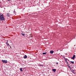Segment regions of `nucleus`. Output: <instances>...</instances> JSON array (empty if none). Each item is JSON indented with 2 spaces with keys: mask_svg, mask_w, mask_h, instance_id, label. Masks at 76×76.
<instances>
[{
  "mask_svg": "<svg viewBox=\"0 0 76 76\" xmlns=\"http://www.w3.org/2000/svg\"><path fill=\"white\" fill-rule=\"evenodd\" d=\"M0 20L1 21L5 20V18H4L3 14L0 15Z\"/></svg>",
  "mask_w": 76,
  "mask_h": 76,
  "instance_id": "f257e3e1",
  "label": "nucleus"
},
{
  "mask_svg": "<svg viewBox=\"0 0 76 76\" xmlns=\"http://www.w3.org/2000/svg\"><path fill=\"white\" fill-rule=\"evenodd\" d=\"M1 61L3 63H7V60H2Z\"/></svg>",
  "mask_w": 76,
  "mask_h": 76,
  "instance_id": "f03ea898",
  "label": "nucleus"
},
{
  "mask_svg": "<svg viewBox=\"0 0 76 76\" xmlns=\"http://www.w3.org/2000/svg\"><path fill=\"white\" fill-rule=\"evenodd\" d=\"M7 17H10V14H9V13H7Z\"/></svg>",
  "mask_w": 76,
  "mask_h": 76,
  "instance_id": "7ed1b4c3",
  "label": "nucleus"
},
{
  "mask_svg": "<svg viewBox=\"0 0 76 76\" xmlns=\"http://www.w3.org/2000/svg\"><path fill=\"white\" fill-rule=\"evenodd\" d=\"M6 44L7 46V47H8V46H9V47H10V45H9V44L8 43V42L7 41V42H6Z\"/></svg>",
  "mask_w": 76,
  "mask_h": 76,
  "instance_id": "20e7f679",
  "label": "nucleus"
},
{
  "mask_svg": "<svg viewBox=\"0 0 76 76\" xmlns=\"http://www.w3.org/2000/svg\"><path fill=\"white\" fill-rule=\"evenodd\" d=\"M50 54H53V53H54V51L53 50H51L50 52Z\"/></svg>",
  "mask_w": 76,
  "mask_h": 76,
  "instance_id": "39448f33",
  "label": "nucleus"
},
{
  "mask_svg": "<svg viewBox=\"0 0 76 76\" xmlns=\"http://www.w3.org/2000/svg\"><path fill=\"white\" fill-rule=\"evenodd\" d=\"M52 70L53 71V72H55L56 71V69H52Z\"/></svg>",
  "mask_w": 76,
  "mask_h": 76,
  "instance_id": "423d86ee",
  "label": "nucleus"
},
{
  "mask_svg": "<svg viewBox=\"0 0 76 76\" xmlns=\"http://www.w3.org/2000/svg\"><path fill=\"white\" fill-rule=\"evenodd\" d=\"M71 59H72V60H75V57H71Z\"/></svg>",
  "mask_w": 76,
  "mask_h": 76,
  "instance_id": "0eeeda50",
  "label": "nucleus"
},
{
  "mask_svg": "<svg viewBox=\"0 0 76 76\" xmlns=\"http://www.w3.org/2000/svg\"><path fill=\"white\" fill-rule=\"evenodd\" d=\"M68 68L70 69V70H71V69H72V68H71V67H70V66H69V65H68Z\"/></svg>",
  "mask_w": 76,
  "mask_h": 76,
  "instance_id": "6e6552de",
  "label": "nucleus"
},
{
  "mask_svg": "<svg viewBox=\"0 0 76 76\" xmlns=\"http://www.w3.org/2000/svg\"><path fill=\"white\" fill-rule=\"evenodd\" d=\"M64 59L66 60H68V61H69V60L67 58H65V57H64Z\"/></svg>",
  "mask_w": 76,
  "mask_h": 76,
  "instance_id": "1a4fd4ad",
  "label": "nucleus"
},
{
  "mask_svg": "<svg viewBox=\"0 0 76 76\" xmlns=\"http://www.w3.org/2000/svg\"><path fill=\"white\" fill-rule=\"evenodd\" d=\"M47 54V52H46V53H42V54L43 55H44V54Z\"/></svg>",
  "mask_w": 76,
  "mask_h": 76,
  "instance_id": "9d476101",
  "label": "nucleus"
},
{
  "mask_svg": "<svg viewBox=\"0 0 76 76\" xmlns=\"http://www.w3.org/2000/svg\"><path fill=\"white\" fill-rule=\"evenodd\" d=\"M70 62L72 63V64H74V61H71Z\"/></svg>",
  "mask_w": 76,
  "mask_h": 76,
  "instance_id": "9b49d317",
  "label": "nucleus"
},
{
  "mask_svg": "<svg viewBox=\"0 0 76 76\" xmlns=\"http://www.w3.org/2000/svg\"><path fill=\"white\" fill-rule=\"evenodd\" d=\"M21 35L22 36H25V34L21 33Z\"/></svg>",
  "mask_w": 76,
  "mask_h": 76,
  "instance_id": "f8f14e48",
  "label": "nucleus"
},
{
  "mask_svg": "<svg viewBox=\"0 0 76 76\" xmlns=\"http://www.w3.org/2000/svg\"><path fill=\"white\" fill-rule=\"evenodd\" d=\"M20 70L21 71V72H23V71H22V68H20Z\"/></svg>",
  "mask_w": 76,
  "mask_h": 76,
  "instance_id": "ddd939ff",
  "label": "nucleus"
},
{
  "mask_svg": "<svg viewBox=\"0 0 76 76\" xmlns=\"http://www.w3.org/2000/svg\"><path fill=\"white\" fill-rule=\"evenodd\" d=\"M66 62V63L68 65V66H69V62Z\"/></svg>",
  "mask_w": 76,
  "mask_h": 76,
  "instance_id": "4468645a",
  "label": "nucleus"
},
{
  "mask_svg": "<svg viewBox=\"0 0 76 76\" xmlns=\"http://www.w3.org/2000/svg\"><path fill=\"white\" fill-rule=\"evenodd\" d=\"M23 57H27V56L26 55H25Z\"/></svg>",
  "mask_w": 76,
  "mask_h": 76,
  "instance_id": "2eb2a0df",
  "label": "nucleus"
},
{
  "mask_svg": "<svg viewBox=\"0 0 76 76\" xmlns=\"http://www.w3.org/2000/svg\"><path fill=\"white\" fill-rule=\"evenodd\" d=\"M71 72H74V70H71Z\"/></svg>",
  "mask_w": 76,
  "mask_h": 76,
  "instance_id": "dca6fc26",
  "label": "nucleus"
},
{
  "mask_svg": "<svg viewBox=\"0 0 76 76\" xmlns=\"http://www.w3.org/2000/svg\"><path fill=\"white\" fill-rule=\"evenodd\" d=\"M75 55H74L72 57H75Z\"/></svg>",
  "mask_w": 76,
  "mask_h": 76,
  "instance_id": "f3484780",
  "label": "nucleus"
},
{
  "mask_svg": "<svg viewBox=\"0 0 76 76\" xmlns=\"http://www.w3.org/2000/svg\"><path fill=\"white\" fill-rule=\"evenodd\" d=\"M39 66H42V65L41 64V65H40Z\"/></svg>",
  "mask_w": 76,
  "mask_h": 76,
  "instance_id": "a211bd4d",
  "label": "nucleus"
},
{
  "mask_svg": "<svg viewBox=\"0 0 76 76\" xmlns=\"http://www.w3.org/2000/svg\"><path fill=\"white\" fill-rule=\"evenodd\" d=\"M24 58H26L27 57H23Z\"/></svg>",
  "mask_w": 76,
  "mask_h": 76,
  "instance_id": "6ab92c4d",
  "label": "nucleus"
},
{
  "mask_svg": "<svg viewBox=\"0 0 76 76\" xmlns=\"http://www.w3.org/2000/svg\"><path fill=\"white\" fill-rule=\"evenodd\" d=\"M58 64V62H57V63H56V64Z\"/></svg>",
  "mask_w": 76,
  "mask_h": 76,
  "instance_id": "aec40b11",
  "label": "nucleus"
},
{
  "mask_svg": "<svg viewBox=\"0 0 76 76\" xmlns=\"http://www.w3.org/2000/svg\"><path fill=\"white\" fill-rule=\"evenodd\" d=\"M65 61H66V62H67V60H65Z\"/></svg>",
  "mask_w": 76,
  "mask_h": 76,
  "instance_id": "412c9836",
  "label": "nucleus"
},
{
  "mask_svg": "<svg viewBox=\"0 0 76 76\" xmlns=\"http://www.w3.org/2000/svg\"><path fill=\"white\" fill-rule=\"evenodd\" d=\"M7 1H10V0H7Z\"/></svg>",
  "mask_w": 76,
  "mask_h": 76,
  "instance_id": "4be33fe9",
  "label": "nucleus"
},
{
  "mask_svg": "<svg viewBox=\"0 0 76 76\" xmlns=\"http://www.w3.org/2000/svg\"><path fill=\"white\" fill-rule=\"evenodd\" d=\"M45 60H48V59H45Z\"/></svg>",
  "mask_w": 76,
  "mask_h": 76,
  "instance_id": "5701e85b",
  "label": "nucleus"
},
{
  "mask_svg": "<svg viewBox=\"0 0 76 76\" xmlns=\"http://www.w3.org/2000/svg\"><path fill=\"white\" fill-rule=\"evenodd\" d=\"M15 13V12H14V13Z\"/></svg>",
  "mask_w": 76,
  "mask_h": 76,
  "instance_id": "b1692460",
  "label": "nucleus"
},
{
  "mask_svg": "<svg viewBox=\"0 0 76 76\" xmlns=\"http://www.w3.org/2000/svg\"><path fill=\"white\" fill-rule=\"evenodd\" d=\"M66 54H67V53H66Z\"/></svg>",
  "mask_w": 76,
  "mask_h": 76,
  "instance_id": "393cba45",
  "label": "nucleus"
}]
</instances>
